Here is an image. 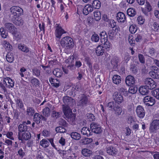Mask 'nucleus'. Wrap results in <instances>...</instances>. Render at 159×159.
Instances as JSON below:
<instances>
[{"label":"nucleus","mask_w":159,"mask_h":159,"mask_svg":"<svg viewBox=\"0 0 159 159\" xmlns=\"http://www.w3.org/2000/svg\"><path fill=\"white\" fill-rule=\"evenodd\" d=\"M60 43L62 48L66 49L72 48L74 45L73 39L69 36L63 38L61 40Z\"/></svg>","instance_id":"f257e3e1"},{"label":"nucleus","mask_w":159,"mask_h":159,"mask_svg":"<svg viewBox=\"0 0 159 159\" xmlns=\"http://www.w3.org/2000/svg\"><path fill=\"white\" fill-rule=\"evenodd\" d=\"M106 151L109 155L114 156L118 152L117 149L113 145H107L106 147Z\"/></svg>","instance_id":"9d476101"},{"label":"nucleus","mask_w":159,"mask_h":159,"mask_svg":"<svg viewBox=\"0 0 159 159\" xmlns=\"http://www.w3.org/2000/svg\"><path fill=\"white\" fill-rule=\"evenodd\" d=\"M50 112V110L48 107H45L43 109V116L45 117H48L49 116Z\"/></svg>","instance_id":"72a5a7b5"},{"label":"nucleus","mask_w":159,"mask_h":159,"mask_svg":"<svg viewBox=\"0 0 159 159\" xmlns=\"http://www.w3.org/2000/svg\"><path fill=\"white\" fill-rule=\"evenodd\" d=\"M157 129L151 123L149 127V131L150 133H155Z\"/></svg>","instance_id":"e2e57ef3"},{"label":"nucleus","mask_w":159,"mask_h":159,"mask_svg":"<svg viewBox=\"0 0 159 159\" xmlns=\"http://www.w3.org/2000/svg\"><path fill=\"white\" fill-rule=\"evenodd\" d=\"M93 8L91 6L88 5L85 6L83 9V12L84 14L87 15L89 12H91L93 11Z\"/></svg>","instance_id":"4be33fe9"},{"label":"nucleus","mask_w":159,"mask_h":159,"mask_svg":"<svg viewBox=\"0 0 159 159\" xmlns=\"http://www.w3.org/2000/svg\"><path fill=\"white\" fill-rule=\"evenodd\" d=\"M40 144L44 148L48 147L50 144L48 141L45 139H43L40 141Z\"/></svg>","instance_id":"c85d7f7f"},{"label":"nucleus","mask_w":159,"mask_h":159,"mask_svg":"<svg viewBox=\"0 0 159 159\" xmlns=\"http://www.w3.org/2000/svg\"><path fill=\"white\" fill-rule=\"evenodd\" d=\"M107 106L109 110L112 111H114L118 115L121 114L122 111L119 104L114 101H111L107 104Z\"/></svg>","instance_id":"f03ea898"},{"label":"nucleus","mask_w":159,"mask_h":159,"mask_svg":"<svg viewBox=\"0 0 159 159\" xmlns=\"http://www.w3.org/2000/svg\"><path fill=\"white\" fill-rule=\"evenodd\" d=\"M112 98L114 102L118 104L122 103L124 101L122 96L117 92L114 93L112 95Z\"/></svg>","instance_id":"1a4fd4ad"},{"label":"nucleus","mask_w":159,"mask_h":159,"mask_svg":"<svg viewBox=\"0 0 159 159\" xmlns=\"http://www.w3.org/2000/svg\"><path fill=\"white\" fill-rule=\"evenodd\" d=\"M88 120L91 121L95 120V118L94 115L91 113H89L88 114L87 116Z\"/></svg>","instance_id":"69168bd1"},{"label":"nucleus","mask_w":159,"mask_h":159,"mask_svg":"<svg viewBox=\"0 0 159 159\" xmlns=\"http://www.w3.org/2000/svg\"><path fill=\"white\" fill-rule=\"evenodd\" d=\"M148 89L147 88L146 86H141L139 89V93L143 95H146L148 93Z\"/></svg>","instance_id":"bb28decb"},{"label":"nucleus","mask_w":159,"mask_h":159,"mask_svg":"<svg viewBox=\"0 0 159 159\" xmlns=\"http://www.w3.org/2000/svg\"><path fill=\"white\" fill-rule=\"evenodd\" d=\"M75 58L73 56L69 57L66 61V63L68 64L67 67L68 69L72 70L75 68L74 63L75 60Z\"/></svg>","instance_id":"6e6552de"},{"label":"nucleus","mask_w":159,"mask_h":159,"mask_svg":"<svg viewBox=\"0 0 159 159\" xmlns=\"http://www.w3.org/2000/svg\"><path fill=\"white\" fill-rule=\"evenodd\" d=\"M18 130L20 132L26 131L27 130V126L25 124H20L18 127Z\"/></svg>","instance_id":"c756f323"},{"label":"nucleus","mask_w":159,"mask_h":159,"mask_svg":"<svg viewBox=\"0 0 159 159\" xmlns=\"http://www.w3.org/2000/svg\"><path fill=\"white\" fill-rule=\"evenodd\" d=\"M92 7L96 9H99L101 6L100 1L98 0H94L92 3Z\"/></svg>","instance_id":"473e14b6"},{"label":"nucleus","mask_w":159,"mask_h":159,"mask_svg":"<svg viewBox=\"0 0 159 159\" xmlns=\"http://www.w3.org/2000/svg\"><path fill=\"white\" fill-rule=\"evenodd\" d=\"M99 37L98 35L96 34H93L91 37L92 41L95 42H98L99 40Z\"/></svg>","instance_id":"13d9d810"},{"label":"nucleus","mask_w":159,"mask_h":159,"mask_svg":"<svg viewBox=\"0 0 159 159\" xmlns=\"http://www.w3.org/2000/svg\"><path fill=\"white\" fill-rule=\"evenodd\" d=\"M138 23L140 25L143 24L145 21V19L143 17L141 16H139L137 19Z\"/></svg>","instance_id":"052dcab7"},{"label":"nucleus","mask_w":159,"mask_h":159,"mask_svg":"<svg viewBox=\"0 0 159 159\" xmlns=\"http://www.w3.org/2000/svg\"><path fill=\"white\" fill-rule=\"evenodd\" d=\"M137 30V27L135 25H131L129 28V31L132 34L135 33Z\"/></svg>","instance_id":"c03bdc74"},{"label":"nucleus","mask_w":159,"mask_h":159,"mask_svg":"<svg viewBox=\"0 0 159 159\" xmlns=\"http://www.w3.org/2000/svg\"><path fill=\"white\" fill-rule=\"evenodd\" d=\"M127 121L129 124H131L135 121V119L133 117L129 116L127 118Z\"/></svg>","instance_id":"5fc2aeb1"},{"label":"nucleus","mask_w":159,"mask_h":159,"mask_svg":"<svg viewBox=\"0 0 159 159\" xmlns=\"http://www.w3.org/2000/svg\"><path fill=\"white\" fill-rule=\"evenodd\" d=\"M20 16H17L11 17V19L13 23L16 25L20 26L23 25L24 21L22 19Z\"/></svg>","instance_id":"a211bd4d"},{"label":"nucleus","mask_w":159,"mask_h":159,"mask_svg":"<svg viewBox=\"0 0 159 159\" xmlns=\"http://www.w3.org/2000/svg\"><path fill=\"white\" fill-rule=\"evenodd\" d=\"M101 42L102 44H103L106 49L109 48L111 47V44L108 41V39L105 40L104 41H102Z\"/></svg>","instance_id":"37998d69"},{"label":"nucleus","mask_w":159,"mask_h":159,"mask_svg":"<svg viewBox=\"0 0 159 159\" xmlns=\"http://www.w3.org/2000/svg\"><path fill=\"white\" fill-rule=\"evenodd\" d=\"M72 106L62 105L63 111L66 116H69V115L72 114V113L70 107Z\"/></svg>","instance_id":"6ab92c4d"},{"label":"nucleus","mask_w":159,"mask_h":159,"mask_svg":"<svg viewBox=\"0 0 159 159\" xmlns=\"http://www.w3.org/2000/svg\"><path fill=\"white\" fill-rule=\"evenodd\" d=\"M11 17L20 16L23 14V10L20 7L13 6L10 9Z\"/></svg>","instance_id":"20e7f679"},{"label":"nucleus","mask_w":159,"mask_h":159,"mask_svg":"<svg viewBox=\"0 0 159 159\" xmlns=\"http://www.w3.org/2000/svg\"><path fill=\"white\" fill-rule=\"evenodd\" d=\"M116 18L118 22H124L126 20L125 14L122 12L118 13Z\"/></svg>","instance_id":"412c9836"},{"label":"nucleus","mask_w":159,"mask_h":159,"mask_svg":"<svg viewBox=\"0 0 159 159\" xmlns=\"http://www.w3.org/2000/svg\"><path fill=\"white\" fill-rule=\"evenodd\" d=\"M144 83L148 89H152L156 87L155 82L151 78H147L144 81Z\"/></svg>","instance_id":"0eeeda50"},{"label":"nucleus","mask_w":159,"mask_h":159,"mask_svg":"<svg viewBox=\"0 0 159 159\" xmlns=\"http://www.w3.org/2000/svg\"><path fill=\"white\" fill-rule=\"evenodd\" d=\"M152 94L156 98L159 99V89H156L152 91Z\"/></svg>","instance_id":"49530a36"},{"label":"nucleus","mask_w":159,"mask_h":159,"mask_svg":"<svg viewBox=\"0 0 159 159\" xmlns=\"http://www.w3.org/2000/svg\"><path fill=\"white\" fill-rule=\"evenodd\" d=\"M148 52L150 56H154L155 54V50L153 48H150L148 49Z\"/></svg>","instance_id":"774afa93"},{"label":"nucleus","mask_w":159,"mask_h":159,"mask_svg":"<svg viewBox=\"0 0 159 159\" xmlns=\"http://www.w3.org/2000/svg\"><path fill=\"white\" fill-rule=\"evenodd\" d=\"M100 35L101 37L100 41H104L105 40L108 39L107 35L105 31H102L100 34Z\"/></svg>","instance_id":"4c0bfd02"},{"label":"nucleus","mask_w":159,"mask_h":159,"mask_svg":"<svg viewBox=\"0 0 159 159\" xmlns=\"http://www.w3.org/2000/svg\"><path fill=\"white\" fill-rule=\"evenodd\" d=\"M143 102L144 104L148 106H152L155 102V99L148 96H146L144 98Z\"/></svg>","instance_id":"9b49d317"},{"label":"nucleus","mask_w":159,"mask_h":159,"mask_svg":"<svg viewBox=\"0 0 159 159\" xmlns=\"http://www.w3.org/2000/svg\"><path fill=\"white\" fill-rule=\"evenodd\" d=\"M53 74L57 77H60L62 75V73L60 69H56L53 71Z\"/></svg>","instance_id":"f704fd0d"},{"label":"nucleus","mask_w":159,"mask_h":159,"mask_svg":"<svg viewBox=\"0 0 159 159\" xmlns=\"http://www.w3.org/2000/svg\"><path fill=\"white\" fill-rule=\"evenodd\" d=\"M33 74L37 77H39L40 75V72L39 70L37 68H35L33 70Z\"/></svg>","instance_id":"4d7b16f0"},{"label":"nucleus","mask_w":159,"mask_h":159,"mask_svg":"<svg viewBox=\"0 0 159 159\" xmlns=\"http://www.w3.org/2000/svg\"><path fill=\"white\" fill-rule=\"evenodd\" d=\"M18 49L25 53H28L29 51V48L25 44L20 43L18 45Z\"/></svg>","instance_id":"5701e85b"},{"label":"nucleus","mask_w":159,"mask_h":159,"mask_svg":"<svg viewBox=\"0 0 159 159\" xmlns=\"http://www.w3.org/2000/svg\"><path fill=\"white\" fill-rule=\"evenodd\" d=\"M136 112L137 116L140 118H143L145 115V111L143 107L141 105L137 107Z\"/></svg>","instance_id":"ddd939ff"},{"label":"nucleus","mask_w":159,"mask_h":159,"mask_svg":"<svg viewBox=\"0 0 159 159\" xmlns=\"http://www.w3.org/2000/svg\"><path fill=\"white\" fill-rule=\"evenodd\" d=\"M68 119V121L69 122H73L75 119V116L74 114L72 113V114L69 115V116H66Z\"/></svg>","instance_id":"a18cd8bd"},{"label":"nucleus","mask_w":159,"mask_h":159,"mask_svg":"<svg viewBox=\"0 0 159 159\" xmlns=\"http://www.w3.org/2000/svg\"><path fill=\"white\" fill-rule=\"evenodd\" d=\"M94 19L96 21H98L100 20L101 14L99 11L97 10L94 12Z\"/></svg>","instance_id":"a19ab883"},{"label":"nucleus","mask_w":159,"mask_h":159,"mask_svg":"<svg viewBox=\"0 0 159 159\" xmlns=\"http://www.w3.org/2000/svg\"><path fill=\"white\" fill-rule=\"evenodd\" d=\"M26 112L29 116H32L34 112V110L32 107H28L26 110Z\"/></svg>","instance_id":"8fccbe9b"},{"label":"nucleus","mask_w":159,"mask_h":159,"mask_svg":"<svg viewBox=\"0 0 159 159\" xmlns=\"http://www.w3.org/2000/svg\"><path fill=\"white\" fill-rule=\"evenodd\" d=\"M112 82L116 84H118L120 83L121 81V77L117 75H114L112 78Z\"/></svg>","instance_id":"393cba45"},{"label":"nucleus","mask_w":159,"mask_h":159,"mask_svg":"<svg viewBox=\"0 0 159 159\" xmlns=\"http://www.w3.org/2000/svg\"><path fill=\"white\" fill-rule=\"evenodd\" d=\"M137 91V88L136 87H133V86L130 87L129 89V93L131 94L135 93Z\"/></svg>","instance_id":"6e6d98bb"},{"label":"nucleus","mask_w":159,"mask_h":159,"mask_svg":"<svg viewBox=\"0 0 159 159\" xmlns=\"http://www.w3.org/2000/svg\"><path fill=\"white\" fill-rule=\"evenodd\" d=\"M108 34L109 38L111 39H113L116 35L115 32L114 30H111L109 31Z\"/></svg>","instance_id":"09e8293b"},{"label":"nucleus","mask_w":159,"mask_h":159,"mask_svg":"<svg viewBox=\"0 0 159 159\" xmlns=\"http://www.w3.org/2000/svg\"><path fill=\"white\" fill-rule=\"evenodd\" d=\"M71 138L74 139L79 140L81 138V135L80 134L76 132H72L70 134Z\"/></svg>","instance_id":"c9c22d12"},{"label":"nucleus","mask_w":159,"mask_h":159,"mask_svg":"<svg viewBox=\"0 0 159 159\" xmlns=\"http://www.w3.org/2000/svg\"><path fill=\"white\" fill-rule=\"evenodd\" d=\"M82 143L83 144H88L91 143L93 141L92 138H84L81 140Z\"/></svg>","instance_id":"ea45409f"},{"label":"nucleus","mask_w":159,"mask_h":159,"mask_svg":"<svg viewBox=\"0 0 159 159\" xmlns=\"http://www.w3.org/2000/svg\"><path fill=\"white\" fill-rule=\"evenodd\" d=\"M125 81L126 84L129 86H133L135 83L134 78L131 75H129L126 77Z\"/></svg>","instance_id":"f3484780"},{"label":"nucleus","mask_w":159,"mask_h":159,"mask_svg":"<svg viewBox=\"0 0 159 159\" xmlns=\"http://www.w3.org/2000/svg\"><path fill=\"white\" fill-rule=\"evenodd\" d=\"M56 131L57 133H63L66 132V130L62 127L58 126L56 128Z\"/></svg>","instance_id":"864d4df0"},{"label":"nucleus","mask_w":159,"mask_h":159,"mask_svg":"<svg viewBox=\"0 0 159 159\" xmlns=\"http://www.w3.org/2000/svg\"><path fill=\"white\" fill-rule=\"evenodd\" d=\"M0 32L2 37L3 38H6L8 36V34L6 32L4 28H1L0 29Z\"/></svg>","instance_id":"603ef678"},{"label":"nucleus","mask_w":159,"mask_h":159,"mask_svg":"<svg viewBox=\"0 0 159 159\" xmlns=\"http://www.w3.org/2000/svg\"><path fill=\"white\" fill-rule=\"evenodd\" d=\"M118 59L117 57H114L111 60V64L114 66H116L118 62Z\"/></svg>","instance_id":"bf43d9fd"},{"label":"nucleus","mask_w":159,"mask_h":159,"mask_svg":"<svg viewBox=\"0 0 159 159\" xmlns=\"http://www.w3.org/2000/svg\"><path fill=\"white\" fill-rule=\"evenodd\" d=\"M64 104L66 106H73L74 104V100L71 97L68 96L64 97L62 99Z\"/></svg>","instance_id":"dca6fc26"},{"label":"nucleus","mask_w":159,"mask_h":159,"mask_svg":"<svg viewBox=\"0 0 159 159\" xmlns=\"http://www.w3.org/2000/svg\"><path fill=\"white\" fill-rule=\"evenodd\" d=\"M149 75L152 78L156 79H159V75L157 73L151 71L149 72Z\"/></svg>","instance_id":"de8ad7c7"},{"label":"nucleus","mask_w":159,"mask_h":159,"mask_svg":"<svg viewBox=\"0 0 159 159\" xmlns=\"http://www.w3.org/2000/svg\"><path fill=\"white\" fill-rule=\"evenodd\" d=\"M3 46L6 51H11L12 49V46L9 42L6 40L3 41Z\"/></svg>","instance_id":"cd10ccee"},{"label":"nucleus","mask_w":159,"mask_h":159,"mask_svg":"<svg viewBox=\"0 0 159 159\" xmlns=\"http://www.w3.org/2000/svg\"><path fill=\"white\" fill-rule=\"evenodd\" d=\"M81 85L79 83H76L75 85H74L72 87V90L75 91H79L81 90Z\"/></svg>","instance_id":"3c124183"},{"label":"nucleus","mask_w":159,"mask_h":159,"mask_svg":"<svg viewBox=\"0 0 159 159\" xmlns=\"http://www.w3.org/2000/svg\"><path fill=\"white\" fill-rule=\"evenodd\" d=\"M58 123L59 125L64 127H66L67 125V123L66 121L62 119L60 120Z\"/></svg>","instance_id":"338daca9"},{"label":"nucleus","mask_w":159,"mask_h":159,"mask_svg":"<svg viewBox=\"0 0 159 159\" xmlns=\"http://www.w3.org/2000/svg\"><path fill=\"white\" fill-rule=\"evenodd\" d=\"M127 12L128 16L131 17L134 16L136 13L134 9L132 8L128 9Z\"/></svg>","instance_id":"e433bc0d"},{"label":"nucleus","mask_w":159,"mask_h":159,"mask_svg":"<svg viewBox=\"0 0 159 159\" xmlns=\"http://www.w3.org/2000/svg\"><path fill=\"white\" fill-rule=\"evenodd\" d=\"M104 51L102 46L99 45L96 48V52L98 56H102L104 53Z\"/></svg>","instance_id":"a878e982"},{"label":"nucleus","mask_w":159,"mask_h":159,"mask_svg":"<svg viewBox=\"0 0 159 159\" xmlns=\"http://www.w3.org/2000/svg\"><path fill=\"white\" fill-rule=\"evenodd\" d=\"M90 104V100L88 97L84 94H82L77 103V106L84 108Z\"/></svg>","instance_id":"7ed1b4c3"},{"label":"nucleus","mask_w":159,"mask_h":159,"mask_svg":"<svg viewBox=\"0 0 159 159\" xmlns=\"http://www.w3.org/2000/svg\"><path fill=\"white\" fill-rule=\"evenodd\" d=\"M4 83H5L9 88H13L14 86V83L12 80L9 77L5 78L3 80Z\"/></svg>","instance_id":"aec40b11"},{"label":"nucleus","mask_w":159,"mask_h":159,"mask_svg":"<svg viewBox=\"0 0 159 159\" xmlns=\"http://www.w3.org/2000/svg\"><path fill=\"white\" fill-rule=\"evenodd\" d=\"M6 29L10 33L13 34L14 32L16 31V28L15 27L14 25L11 23H6L4 25Z\"/></svg>","instance_id":"2eb2a0df"},{"label":"nucleus","mask_w":159,"mask_h":159,"mask_svg":"<svg viewBox=\"0 0 159 159\" xmlns=\"http://www.w3.org/2000/svg\"><path fill=\"white\" fill-rule=\"evenodd\" d=\"M7 61L11 63L14 60V57L12 54L8 53L6 57Z\"/></svg>","instance_id":"58836bf2"},{"label":"nucleus","mask_w":159,"mask_h":159,"mask_svg":"<svg viewBox=\"0 0 159 159\" xmlns=\"http://www.w3.org/2000/svg\"><path fill=\"white\" fill-rule=\"evenodd\" d=\"M18 139L22 141L28 140L31 137L30 133L24 132L23 133H19Z\"/></svg>","instance_id":"f8f14e48"},{"label":"nucleus","mask_w":159,"mask_h":159,"mask_svg":"<svg viewBox=\"0 0 159 159\" xmlns=\"http://www.w3.org/2000/svg\"><path fill=\"white\" fill-rule=\"evenodd\" d=\"M46 120L47 118L37 113H35L34 115V120L38 124H39L42 120L46 121Z\"/></svg>","instance_id":"4468645a"},{"label":"nucleus","mask_w":159,"mask_h":159,"mask_svg":"<svg viewBox=\"0 0 159 159\" xmlns=\"http://www.w3.org/2000/svg\"><path fill=\"white\" fill-rule=\"evenodd\" d=\"M82 153L85 157H89L92 153V152L87 148H84L82 150Z\"/></svg>","instance_id":"2f4dec72"},{"label":"nucleus","mask_w":159,"mask_h":159,"mask_svg":"<svg viewBox=\"0 0 159 159\" xmlns=\"http://www.w3.org/2000/svg\"><path fill=\"white\" fill-rule=\"evenodd\" d=\"M30 83L33 87H37L39 86L40 84L39 81L35 78L31 79Z\"/></svg>","instance_id":"7c9ffc66"},{"label":"nucleus","mask_w":159,"mask_h":159,"mask_svg":"<svg viewBox=\"0 0 159 159\" xmlns=\"http://www.w3.org/2000/svg\"><path fill=\"white\" fill-rule=\"evenodd\" d=\"M61 115V112H57L55 110L52 111V116L55 119H57L60 117Z\"/></svg>","instance_id":"79ce46f5"},{"label":"nucleus","mask_w":159,"mask_h":159,"mask_svg":"<svg viewBox=\"0 0 159 159\" xmlns=\"http://www.w3.org/2000/svg\"><path fill=\"white\" fill-rule=\"evenodd\" d=\"M90 128L92 132L96 134L100 133L102 131L100 125L95 122L92 123L90 124Z\"/></svg>","instance_id":"423d86ee"},{"label":"nucleus","mask_w":159,"mask_h":159,"mask_svg":"<svg viewBox=\"0 0 159 159\" xmlns=\"http://www.w3.org/2000/svg\"><path fill=\"white\" fill-rule=\"evenodd\" d=\"M18 154L20 157L22 158L25 155V153L22 148H20L18 151Z\"/></svg>","instance_id":"0e129e2a"},{"label":"nucleus","mask_w":159,"mask_h":159,"mask_svg":"<svg viewBox=\"0 0 159 159\" xmlns=\"http://www.w3.org/2000/svg\"><path fill=\"white\" fill-rule=\"evenodd\" d=\"M151 124L157 129L159 128V120H154L152 121Z\"/></svg>","instance_id":"680f3d73"},{"label":"nucleus","mask_w":159,"mask_h":159,"mask_svg":"<svg viewBox=\"0 0 159 159\" xmlns=\"http://www.w3.org/2000/svg\"><path fill=\"white\" fill-rule=\"evenodd\" d=\"M55 35L56 39H60L62 35L66 33V31L63 29L59 24H57L55 27Z\"/></svg>","instance_id":"39448f33"},{"label":"nucleus","mask_w":159,"mask_h":159,"mask_svg":"<svg viewBox=\"0 0 159 159\" xmlns=\"http://www.w3.org/2000/svg\"><path fill=\"white\" fill-rule=\"evenodd\" d=\"M81 132L83 135H85L87 136L92 135V134L89 128L87 127H83L81 129Z\"/></svg>","instance_id":"b1692460"}]
</instances>
